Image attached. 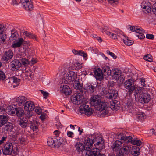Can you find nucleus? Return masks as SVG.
I'll list each match as a JSON object with an SVG mask.
<instances>
[{
	"label": "nucleus",
	"mask_w": 156,
	"mask_h": 156,
	"mask_svg": "<svg viewBox=\"0 0 156 156\" xmlns=\"http://www.w3.org/2000/svg\"><path fill=\"white\" fill-rule=\"evenodd\" d=\"M118 96V91L112 89H108L106 94V97L109 99V101L115 99Z\"/></svg>",
	"instance_id": "10"
},
{
	"label": "nucleus",
	"mask_w": 156,
	"mask_h": 156,
	"mask_svg": "<svg viewBox=\"0 0 156 156\" xmlns=\"http://www.w3.org/2000/svg\"><path fill=\"white\" fill-rule=\"evenodd\" d=\"M79 52L78 55L83 57L84 59L86 60L87 58V53L82 50H79Z\"/></svg>",
	"instance_id": "45"
},
{
	"label": "nucleus",
	"mask_w": 156,
	"mask_h": 156,
	"mask_svg": "<svg viewBox=\"0 0 156 156\" xmlns=\"http://www.w3.org/2000/svg\"><path fill=\"white\" fill-rule=\"evenodd\" d=\"M34 103L31 101H27L24 105V108L25 110H33L34 108Z\"/></svg>",
	"instance_id": "25"
},
{
	"label": "nucleus",
	"mask_w": 156,
	"mask_h": 156,
	"mask_svg": "<svg viewBox=\"0 0 156 156\" xmlns=\"http://www.w3.org/2000/svg\"><path fill=\"white\" fill-rule=\"evenodd\" d=\"M18 124L22 128H26L28 125V120L26 118H19L18 119Z\"/></svg>",
	"instance_id": "23"
},
{
	"label": "nucleus",
	"mask_w": 156,
	"mask_h": 156,
	"mask_svg": "<svg viewBox=\"0 0 156 156\" xmlns=\"http://www.w3.org/2000/svg\"><path fill=\"white\" fill-rule=\"evenodd\" d=\"M132 143L134 145L140 146L141 144V142L139 140H133L132 141Z\"/></svg>",
	"instance_id": "53"
},
{
	"label": "nucleus",
	"mask_w": 156,
	"mask_h": 156,
	"mask_svg": "<svg viewBox=\"0 0 156 156\" xmlns=\"http://www.w3.org/2000/svg\"><path fill=\"white\" fill-rule=\"evenodd\" d=\"M131 154L134 156H138L140 154V152L137 150H134L132 151Z\"/></svg>",
	"instance_id": "58"
},
{
	"label": "nucleus",
	"mask_w": 156,
	"mask_h": 156,
	"mask_svg": "<svg viewBox=\"0 0 156 156\" xmlns=\"http://www.w3.org/2000/svg\"><path fill=\"white\" fill-rule=\"evenodd\" d=\"M93 141V144L96 147V148L99 149V152H101V150L104 148L103 146L104 141L101 137L98 136H97L94 138Z\"/></svg>",
	"instance_id": "8"
},
{
	"label": "nucleus",
	"mask_w": 156,
	"mask_h": 156,
	"mask_svg": "<svg viewBox=\"0 0 156 156\" xmlns=\"http://www.w3.org/2000/svg\"><path fill=\"white\" fill-rule=\"evenodd\" d=\"M124 87L128 90L129 95L131 94L134 90H135L139 88H136L134 84V82L131 79H129L124 82Z\"/></svg>",
	"instance_id": "7"
},
{
	"label": "nucleus",
	"mask_w": 156,
	"mask_h": 156,
	"mask_svg": "<svg viewBox=\"0 0 156 156\" xmlns=\"http://www.w3.org/2000/svg\"><path fill=\"white\" fill-rule=\"evenodd\" d=\"M136 112V116L138 120L140 121L143 120L145 117V115L144 113L139 111L138 109H136L135 111Z\"/></svg>",
	"instance_id": "27"
},
{
	"label": "nucleus",
	"mask_w": 156,
	"mask_h": 156,
	"mask_svg": "<svg viewBox=\"0 0 156 156\" xmlns=\"http://www.w3.org/2000/svg\"><path fill=\"white\" fill-rule=\"evenodd\" d=\"M15 113L16 115L19 117L23 115L24 114V111L22 108L19 107L16 108Z\"/></svg>",
	"instance_id": "34"
},
{
	"label": "nucleus",
	"mask_w": 156,
	"mask_h": 156,
	"mask_svg": "<svg viewBox=\"0 0 156 156\" xmlns=\"http://www.w3.org/2000/svg\"><path fill=\"white\" fill-rule=\"evenodd\" d=\"M134 31L135 32L138 33V34H137L136 36L139 39H142L145 38V36L143 34L144 31L142 28L138 27H136V29L134 30Z\"/></svg>",
	"instance_id": "24"
},
{
	"label": "nucleus",
	"mask_w": 156,
	"mask_h": 156,
	"mask_svg": "<svg viewBox=\"0 0 156 156\" xmlns=\"http://www.w3.org/2000/svg\"><path fill=\"white\" fill-rule=\"evenodd\" d=\"M27 98L25 96H20L16 99V102L17 105L20 106H24L26 101Z\"/></svg>",
	"instance_id": "18"
},
{
	"label": "nucleus",
	"mask_w": 156,
	"mask_h": 156,
	"mask_svg": "<svg viewBox=\"0 0 156 156\" xmlns=\"http://www.w3.org/2000/svg\"><path fill=\"white\" fill-rule=\"evenodd\" d=\"M134 101L131 99L128 100L127 102V107L130 112H132V109H134L135 107L133 106Z\"/></svg>",
	"instance_id": "32"
},
{
	"label": "nucleus",
	"mask_w": 156,
	"mask_h": 156,
	"mask_svg": "<svg viewBox=\"0 0 156 156\" xmlns=\"http://www.w3.org/2000/svg\"><path fill=\"white\" fill-rule=\"evenodd\" d=\"M101 101V97L98 95L92 96L90 99V103L91 105L96 106L98 105Z\"/></svg>",
	"instance_id": "12"
},
{
	"label": "nucleus",
	"mask_w": 156,
	"mask_h": 156,
	"mask_svg": "<svg viewBox=\"0 0 156 156\" xmlns=\"http://www.w3.org/2000/svg\"><path fill=\"white\" fill-rule=\"evenodd\" d=\"M79 112L82 114H85L88 116L93 113L91 108H89V105L86 104H83L80 107Z\"/></svg>",
	"instance_id": "9"
},
{
	"label": "nucleus",
	"mask_w": 156,
	"mask_h": 156,
	"mask_svg": "<svg viewBox=\"0 0 156 156\" xmlns=\"http://www.w3.org/2000/svg\"><path fill=\"white\" fill-rule=\"evenodd\" d=\"M6 35L5 33L0 34V44L4 43L6 39Z\"/></svg>",
	"instance_id": "41"
},
{
	"label": "nucleus",
	"mask_w": 156,
	"mask_h": 156,
	"mask_svg": "<svg viewBox=\"0 0 156 156\" xmlns=\"http://www.w3.org/2000/svg\"><path fill=\"white\" fill-rule=\"evenodd\" d=\"M102 69L104 73L106 74L108 76L110 75L111 73H112V70H111L109 66H104L102 68Z\"/></svg>",
	"instance_id": "40"
},
{
	"label": "nucleus",
	"mask_w": 156,
	"mask_h": 156,
	"mask_svg": "<svg viewBox=\"0 0 156 156\" xmlns=\"http://www.w3.org/2000/svg\"><path fill=\"white\" fill-rule=\"evenodd\" d=\"M32 111L29 110H26L25 115L27 118H30L33 115V113Z\"/></svg>",
	"instance_id": "44"
},
{
	"label": "nucleus",
	"mask_w": 156,
	"mask_h": 156,
	"mask_svg": "<svg viewBox=\"0 0 156 156\" xmlns=\"http://www.w3.org/2000/svg\"><path fill=\"white\" fill-rule=\"evenodd\" d=\"M108 54H109L114 59H115L117 57L113 53L110 52L109 51H107Z\"/></svg>",
	"instance_id": "64"
},
{
	"label": "nucleus",
	"mask_w": 156,
	"mask_h": 156,
	"mask_svg": "<svg viewBox=\"0 0 156 156\" xmlns=\"http://www.w3.org/2000/svg\"><path fill=\"white\" fill-rule=\"evenodd\" d=\"M104 73L100 68H98L95 69L94 76L97 80H101L103 79Z\"/></svg>",
	"instance_id": "19"
},
{
	"label": "nucleus",
	"mask_w": 156,
	"mask_h": 156,
	"mask_svg": "<svg viewBox=\"0 0 156 156\" xmlns=\"http://www.w3.org/2000/svg\"><path fill=\"white\" fill-rule=\"evenodd\" d=\"M67 72V69L64 66H62L59 68V71L58 73L61 76L65 75Z\"/></svg>",
	"instance_id": "39"
},
{
	"label": "nucleus",
	"mask_w": 156,
	"mask_h": 156,
	"mask_svg": "<svg viewBox=\"0 0 156 156\" xmlns=\"http://www.w3.org/2000/svg\"><path fill=\"white\" fill-rule=\"evenodd\" d=\"M144 59L147 61L151 62L152 61V56L150 54H147L144 57Z\"/></svg>",
	"instance_id": "48"
},
{
	"label": "nucleus",
	"mask_w": 156,
	"mask_h": 156,
	"mask_svg": "<svg viewBox=\"0 0 156 156\" xmlns=\"http://www.w3.org/2000/svg\"><path fill=\"white\" fill-rule=\"evenodd\" d=\"M26 54L24 52H20L17 55V58H19V60L21 59V58H26Z\"/></svg>",
	"instance_id": "43"
},
{
	"label": "nucleus",
	"mask_w": 156,
	"mask_h": 156,
	"mask_svg": "<svg viewBox=\"0 0 156 156\" xmlns=\"http://www.w3.org/2000/svg\"><path fill=\"white\" fill-rule=\"evenodd\" d=\"M75 147L76 149L79 152H82L84 150V145L81 143H76Z\"/></svg>",
	"instance_id": "36"
},
{
	"label": "nucleus",
	"mask_w": 156,
	"mask_h": 156,
	"mask_svg": "<svg viewBox=\"0 0 156 156\" xmlns=\"http://www.w3.org/2000/svg\"><path fill=\"white\" fill-rule=\"evenodd\" d=\"M40 91H41V93L43 94L44 97L45 98H46L47 96H48V93L47 92H45L44 91L42 90H40Z\"/></svg>",
	"instance_id": "61"
},
{
	"label": "nucleus",
	"mask_w": 156,
	"mask_h": 156,
	"mask_svg": "<svg viewBox=\"0 0 156 156\" xmlns=\"http://www.w3.org/2000/svg\"><path fill=\"white\" fill-rule=\"evenodd\" d=\"M77 78V74L74 71H69L62 79V83L65 84L68 83V82H72Z\"/></svg>",
	"instance_id": "5"
},
{
	"label": "nucleus",
	"mask_w": 156,
	"mask_h": 156,
	"mask_svg": "<svg viewBox=\"0 0 156 156\" xmlns=\"http://www.w3.org/2000/svg\"><path fill=\"white\" fill-rule=\"evenodd\" d=\"M20 80V79L16 77H11L4 81V84L7 87H10L13 85V87L15 88L19 84Z\"/></svg>",
	"instance_id": "6"
},
{
	"label": "nucleus",
	"mask_w": 156,
	"mask_h": 156,
	"mask_svg": "<svg viewBox=\"0 0 156 156\" xmlns=\"http://www.w3.org/2000/svg\"><path fill=\"white\" fill-rule=\"evenodd\" d=\"M5 29V27L2 24H0V34L5 33L4 31Z\"/></svg>",
	"instance_id": "55"
},
{
	"label": "nucleus",
	"mask_w": 156,
	"mask_h": 156,
	"mask_svg": "<svg viewBox=\"0 0 156 156\" xmlns=\"http://www.w3.org/2000/svg\"><path fill=\"white\" fill-rule=\"evenodd\" d=\"M146 37L147 39L152 40L154 38V36L152 34H147L146 35Z\"/></svg>",
	"instance_id": "60"
},
{
	"label": "nucleus",
	"mask_w": 156,
	"mask_h": 156,
	"mask_svg": "<svg viewBox=\"0 0 156 156\" xmlns=\"http://www.w3.org/2000/svg\"><path fill=\"white\" fill-rule=\"evenodd\" d=\"M30 72H25V75L27 78L29 80L31 79V76H32V75Z\"/></svg>",
	"instance_id": "59"
},
{
	"label": "nucleus",
	"mask_w": 156,
	"mask_h": 156,
	"mask_svg": "<svg viewBox=\"0 0 156 156\" xmlns=\"http://www.w3.org/2000/svg\"><path fill=\"white\" fill-rule=\"evenodd\" d=\"M35 111L37 114H40L42 112V110L40 107H37L35 108Z\"/></svg>",
	"instance_id": "56"
},
{
	"label": "nucleus",
	"mask_w": 156,
	"mask_h": 156,
	"mask_svg": "<svg viewBox=\"0 0 156 156\" xmlns=\"http://www.w3.org/2000/svg\"><path fill=\"white\" fill-rule=\"evenodd\" d=\"M97 56L99 59H102L105 57V55L101 52H99V54L97 55Z\"/></svg>",
	"instance_id": "54"
},
{
	"label": "nucleus",
	"mask_w": 156,
	"mask_h": 156,
	"mask_svg": "<svg viewBox=\"0 0 156 156\" xmlns=\"http://www.w3.org/2000/svg\"><path fill=\"white\" fill-rule=\"evenodd\" d=\"M60 91L66 95H70L71 92L69 87L67 85H63L62 87H60Z\"/></svg>",
	"instance_id": "22"
},
{
	"label": "nucleus",
	"mask_w": 156,
	"mask_h": 156,
	"mask_svg": "<svg viewBox=\"0 0 156 156\" xmlns=\"http://www.w3.org/2000/svg\"><path fill=\"white\" fill-rule=\"evenodd\" d=\"M19 60H20L22 64L25 66H27L29 64V61L26 59V58H21V59Z\"/></svg>",
	"instance_id": "46"
},
{
	"label": "nucleus",
	"mask_w": 156,
	"mask_h": 156,
	"mask_svg": "<svg viewBox=\"0 0 156 156\" xmlns=\"http://www.w3.org/2000/svg\"><path fill=\"white\" fill-rule=\"evenodd\" d=\"M12 144L11 143L8 142L6 144L3 149V154L5 155H9L11 154L13 149Z\"/></svg>",
	"instance_id": "13"
},
{
	"label": "nucleus",
	"mask_w": 156,
	"mask_h": 156,
	"mask_svg": "<svg viewBox=\"0 0 156 156\" xmlns=\"http://www.w3.org/2000/svg\"><path fill=\"white\" fill-rule=\"evenodd\" d=\"M18 35L17 32L11 31V35L9 37V40L10 42H15L18 39Z\"/></svg>",
	"instance_id": "31"
},
{
	"label": "nucleus",
	"mask_w": 156,
	"mask_h": 156,
	"mask_svg": "<svg viewBox=\"0 0 156 156\" xmlns=\"http://www.w3.org/2000/svg\"><path fill=\"white\" fill-rule=\"evenodd\" d=\"M8 119L7 116L5 115H0V127H2L7 122Z\"/></svg>",
	"instance_id": "33"
},
{
	"label": "nucleus",
	"mask_w": 156,
	"mask_h": 156,
	"mask_svg": "<svg viewBox=\"0 0 156 156\" xmlns=\"http://www.w3.org/2000/svg\"><path fill=\"white\" fill-rule=\"evenodd\" d=\"M24 41V40L23 38H20L17 42L13 43L12 44V47L14 48H16L20 47L22 45Z\"/></svg>",
	"instance_id": "38"
},
{
	"label": "nucleus",
	"mask_w": 156,
	"mask_h": 156,
	"mask_svg": "<svg viewBox=\"0 0 156 156\" xmlns=\"http://www.w3.org/2000/svg\"><path fill=\"white\" fill-rule=\"evenodd\" d=\"M96 86L97 84H93L92 85L90 83H88L87 85L86 88L89 90V91L90 93H92L95 90Z\"/></svg>",
	"instance_id": "37"
},
{
	"label": "nucleus",
	"mask_w": 156,
	"mask_h": 156,
	"mask_svg": "<svg viewBox=\"0 0 156 156\" xmlns=\"http://www.w3.org/2000/svg\"><path fill=\"white\" fill-rule=\"evenodd\" d=\"M29 120V121L30 122L29 123L30 124V127L31 129L34 131H36L38 129V124L36 121Z\"/></svg>",
	"instance_id": "30"
},
{
	"label": "nucleus",
	"mask_w": 156,
	"mask_h": 156,
	"mask_svg": "<svg viewBox=\"0 0 156 156\" xmlns=\"http://www.w3.org/2000/svg\"><path fill=\"white\" fill-rule=\"evenodd\" d=\"M57 141V139L55 138H49L47 141L48 144L52 147H54L55 143Z\"/></svg>",
	"instance_id": "35"
},
{
	"label": "nucleus",
	"mask_w": 156,
	"mask_h": 156,
	"mask_svg": "<svg viewBox=\"0 0 156 156\" xmlns=\"http://www.w3.org/2000/svg\"><path fill=\"white\" fill-rule=\"evenodd\" d=\"M12 126L11 124H6L5 125V129L7 131H11L12 129Z\"/></svg>",
	"instance_id": "52"
},
{
	"label": "nucleus",
	"mask_w": 156,
	"mask_h": 156,
	"mask_svg": "<svg viewBox=\"0 0 156 156\" xmlns=\"http://www.w3.org/2000/svg\"><path fill=\"white\" fill-rule=\"evenodd\" d=\"M152 12L153 14L156 15V2L154 3L152 6Z\"/></svg>",
	"instance_id": "57"
},
{
	"label": "nucleus",
	"mask_w": 156,
	"mask_h": 156,
	"mask_svg": "<svg viewBox=\"0 0 156 156\" xmlns=\"http://www.w3.org/2000/svg\"><path fill=\"white\" fill-rule=\"evenodd\" d=\"M122 143L121 141L119 140H116L113 143L111 147L113 151H116L122 146Z\"/></svg>",
	"instance_id": "29"
},
{
	"label": "nucleus",
	"mask_w": 156,
	"mask_h": 156,
	"mask_svg": "<svg viewBox=\"0 0 156 156\" xmlns=\"http://www.w3.org/2000/svg\"><path fill=\"white\" fill-rule=\"evenodd\" d=\"M150 5V4L147 1H144L142 2L141 5V7L143 9L147 5Z\"/></svg>",
	"instance_id": "51"
},
{
	"label": "nucleus",
	"mask_w": 156,
	"mask_h": 156,
	"mask_svg": "<svg viewBox=\"0 0 156 156\" xmlns=\"http://www.w3.org/2000/svg\"><path fill=\"white\" fill-rule=\"evenodd\" d=\"M16 107L14 105H10L7 107L6 109H5V111L9 115H13L15 113Z\"/></svg>",
	"instance_id": "21"
},
{
	"label": "nucleus",
	"mask_w": 156,
	"mask_h": 156,
	"mask_svg": "<svg viewBox=\"0 0 156 156\" xmlns=\"http://www.w3.org/2000/svg\"><path fill=\"white\" fill-rule=\"evenodd\" d=\"M129 151V147L128 146H124L117 153L115 156H126L128 154Z\"/></svg>",
	"instance_id": "16"
},
{
	"label": "nucleus",
	"mask_w": 156,
	"mask_h": 156,
	"mask_svg": "<svg viewBox=\"0 0 156 156\" xmlns=\"http://www.w3.org/2000/svg\"><path fill=\"white\" fill-rule=\"evenodd\" d=\"M35 17L37 21L38 20L39 21L40 19H42L40 13H37L36 14Z\"/></svg>",
	"instance_id": "62"
},
{
	"label": "nucleus",
	"mask_w": 156,
	"mask_h": 156,
	"mask_svg": "<svg viewBox=\"0 0 156 156\" xmlns=\"http://www.w3.org/2000/svg\"><path fill=\"white\" fill-rule=\"evenodd\" d=\"M62 141V139H60L58 140L57 139V141L55 143L54 147L58 148L60 146H62L63 145V144Z\"/></svg>",
	"instance_id": "42"
},
{
	"label": "nucleus",
	"mask_w": 156,
	"mask_h": 156,
	"mask_svg": "<svg viewBox=\"0 0 156 156\" xmlns=\"http://www.w3.org/2000/svg\"><path fill=\"white\" fill-rule=\"evenodd\" d=\"M79 80V79H77L74 81L73 84L74 87L76 89L78 90H83L84 91L83 88V84L81 83Z\"/></svg>",
	"instance_id": "28"
},
{
	"label": "nucleus",
	"mask_w": 156,
	"mask_h": 156,
	"mask_svg": "<svg viewBox=\"0 0 156 156\" xmlns=\"http://www.w3.org/2000/svg\"><path fill=\"white\" fill-rule=\"evenodd\" d=\"M13 53L12 51L10 50H8L5 51L2 58L4 60L7 61L13 57Z\"/></svg>",
	"instance_id": "26"
},
{
	"label": "nucleus",
	"mask_w": 156,
	"mask_h": 156,
	"mask_svg": "<svg viewBox=\"0 0 156 156\" xmlns=\"http://www.w3.org/2000/svg\"><path fill=\"white\" fill-rule=\"evenodd\" d=\"M84 150L82 152L83 156H105L103 154L100 153L99 149L97 148L91 150L93 143L92 139L87 138L84 141Z\"/></svg>",
	"instance_id": "1"
},
{
	"label": "nucleus",
	"mask_w": 156,
	"mask_h": 156,
	"mask_svg": "<svg viewBox=\"0 0 156 156\" xmlns=\"http://www.w3.org/2000/svg\"><path fill=\"white\" fill-rule=\"evenodd\" d=\"M110 102L109 105L107 108L109 109L110 108L112 110L116 111L117 110L120 106V103L119 101L116 100H112L109 101Z\"/></svg>",
	"instance_id": "14"
},
{
	"label": "nucleus",
	"mask_w": 156,
	"mask_h": 156,
	"mask_svg": "<svg viewBox=\"0 0 156 156\" xmlns=\"http://www.w3.org/2000/svg\"><path fill=\"white\" fill-rule=\"evenodd\" d=\"M134 96L135 100L141 103H147L151 99L150 94L140 88L135 90Z\"/></svg>",
	"instance_id": "2"
},
{
	"label": "nucleus",
	"mask_w": 156,
	"mask_h": 156,
	"mask_svg": "<svg viewBox=\"0 0 156 156\" xmlns=\"http://www.w3.org/2000/svg\"><path fill=\"white\" fill-rule=\"evenodd\" d=\"M142 11L145 13H149L151 11V8L150 5H147L145 7L142 9Z\"/></svg>",
	"instance_id": "47"
},
{
	"label": "nucleus",
	"mask_w": 156,
	"mask_h": 156,
	"mask_svg": "<svg viewBox=\"0 0 156 156\" xmlns=\"http://www.w3.org/2000/svg\"><path fill=\"white\" fill-rule=\"evenodd\" d=\"M108 104H109L108 102H101L98 105V108H99V110L101 112V113H103L104 114H106L108 112H106V108L107 110H108V109H107V107L108 105Z\"/></svg>",
	"instance_id": "15"
},
{
	"label": "nucleus",
	"mask_w": 156,
	"mask_h": 156,
	"mask_svg": "<svg viewBox=\"0 0 156 156\" xmlns=\"http://www.w3.org/2000/svg\"><path fill=\"white\" fill-rule=\"evenodd\" d=\"M108 3L111 4H112L113 3L116 4L118 2L119 0H107Z\"/></svg>",
	"instance_id": "63"
},
{
	"label": "nucleus",
	"mask_w": 156,
	"mask_h": 156,
	"mask_svg": "<svg viewBox=\"0 0 156 156\" xmlns=\"http://www.w3.org/2000/svg\"><path fill=\"white\" fill-rule=\"evenodd\" d=\"M21 66V63L19 60L15 59L11 62V66L13 71L18 70Z\"/></svg>",
	"instance_id": "20"
},
{
	"label": "nucleus",
	"mask_w": 156,
	"mask_h": 156,
	"mask_svg": "<svg viewBox=\"0 0 156 156\" xmlns=\"http://www.w3.org/2000/svg\"><path fill=\"white\" fill-rule=\"evenodd\" d=\"M110 75L117 80L120 84H122L124 81V76L122 75L121 71L118 69H112Z\"/></svg>",
	"instance_id": "4"
},
{
	"label": "nucleus",
	"mask_w": 156,
	"mask_h": 156,
	"mask_svg": "<svg viewBox=\"0 0 156 156\" xmlns=\"http://www.w3.org/2000/svg\"><path fill=\"white\" fill-rule=\"evenodd\" d=\"M84 92L83 90H77L76 93L72 96L71 99L73 104L79 105L82 102Z\"/></svg>",
	"instance_id": "3"
},
{
	"label": "nucleus",
	"mask_w": 156,
	"mask_h": 156,
	"mask_svg": "<svg viewBox=\"0 0 156 156\" xmlns=\"http://www.w3.org/2000/svg\"><path fill=\"white\" fill-rule=\"evenodd\" d=\"M6 76L5 73L3 71L0 70V80H4L5 79Z\"/></svg>",
	"instance_id": "50"
},
{
	"label": "nucleus",
	"mask_w": 156,
	"mask_h": 156,
	"mask_svg": "<svg viewBox=\"0 0 156 156\" xmlns=\"http://www.w3.org/2000/svg\"><path fill=\"white\" fill-rule=\"evenodd\" d=\"M117 138L127 143L131 142L132 141V138L131 136H126L123 134L120 133L117 135Z\"/></svg>",
	"instance_id": "17"
},
{
	"label": "nucleus",
	"mask_w": 156,
	"mask_h": 156,
	"mask_svg": "<svg viewBox=\"0 0 156 156\" xmlns=\"http://www.w3.org/2000/svg\"><path fill=\"white\" fill-rule=\"evenodd\" d=\"M133 42L131 40H130L129 39H126L125 40H124V43L125 44L128 46H130L132 45L133 44Z\"/></svg>",
	"instance_id": "49"
},
{
	"label": "nucleus",
	"mask_w": 156,
	"mask_h": 156,
	"mask_svg": "<svg viewBox=\"0 0 156 156\" xmlns=\"http://www.w3.org/2000/svg\"><path fill=\"white\" fill-rule=\"evenodd\" d=\"M20 2L23 7L26 10L32 11L33 10V5L31 0H21Z\"/></svg>",
	"instance_id": "11"
}]
</instances>
